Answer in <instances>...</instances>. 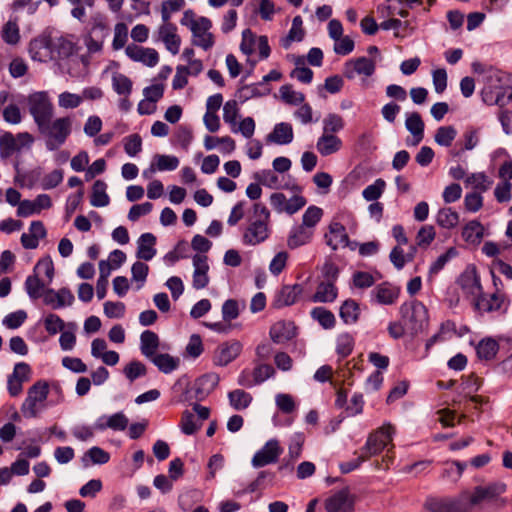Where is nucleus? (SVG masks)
<instances>
[{
  "instance_id": "obj_1",
  "label": "nucleus",
  "mask_w": 512,
  "mask_h": 512,
  "mask_svg": "<svg viewBox=\"0 0 512 512\" xmlns=\"http://www.w3.org/2000/svg\"><path fill=\"white\" fill-rule=\"evenodd\" d=\"M507 490L504 482L494 481L476 486L466 502L471 508L476 507L480 512H498L507 504L503 497Z\"/></svg>"
},
{
  "instance_id": "obj_2",
  "label": "nucleus",
  "mask_w": 512,
  "mask_h": 512,
  "mask_svg": "<svg viewBox=\"0 0 512 512\" xmlns=\"http://www.w3.org/2000/svg\"><path fill=\"white\" fill-rule=\"evenodd\" d=\"M271 232L270 211L263 203H255L248 225L242 234V243L246 246H257L265 242Z\"/></svg>"
},
{
  "instance_id": "obj_3",
  "label": "nucleus",
  "mask_w": 512,
  "mask_h": 512,
  "mask_svg": "<svg viewBox=\"0 0 512 512\" xmlns=\"http://www.w3.org/2000/svg\"><path fill=\"white\" fill-rule=\"evenodd\" d=\"M38 130L45 138V146L49 151L57 150L71 134L72 121L69 117L57 118L47 121Z\"/></svg>"
},
{
  "instance_id": "obj_4",
  "label": "nucleus",
  "mask_w": 512,
  "mask_h": 512,
  "mask_svg": "<svg viewBox=\"0 0 512 512\" xmlns=\"http://www.w3.org/2000/svg\"><path fill=\"white\" fill-rule=\"evenodd\" d=\"M49 394V385L46 381L35 382L27 391V397L21 405V412L25 418H36L45 408V401Z\"/></svg>"
},
{
  "instance_id": "obj_5",
  "label": "nucleus",
  "mask_w": 512,
  "mask_h": 512,
  "mask_svg": "<svg viewBox=\"0 0 512 512\" xmlns=\"http://www.w3.org/2000/svg\"><path fill=\"white\" fill-rule=\"evenodd\" d=\"M401 321L411 333L422 331L428 323V311L423 303L417 300L405 302L400 306Z\"/></svg>"
},
{
  "instance_id": "obj_6",
  "label": "nucleus",
  "mask_w": 512,
  "mask_h": 512,
  "mask_svg": "<svg viewBox=\"0 0 512 512\" xmlns=\"http://www.w3.org/2000/svg\"><path fill=\"white\" fill-rule=\"evenodd\" d=\"M27 103L29 112L37 127L52 119L54 108L47 92L39 91L30 94L27 98Z\"/></svg>"
},
{
  "instance_id": "obj_7",
  "label": "nucleus",
  "mask_w": 512,
  "mask_h": 512,
  "mask_svg": "<svg viewBox=\"0 0 512 512\" xmlns=\"http://www.w3.org/2000/svg\"><path fill=\"white\" fill-rule=\"evenodd\" d=\"M394 434V427L391 425H384L375 432L368 436L365 445L360 449L362 459H369L372 456L378 455L383 449L392 441Z\"/></svg>"
},
{
  "instance_id": "obj_8",
  "label": "nucleus",
  "mask_w": 512,
  "mask_h": 512,
  "mask_svg": "<svg viewBox=\"0 0 512 512\" xmlns=\"http://www.w3.org/2000/svg\"><path fill=\"white\" fill-rule=\"evenodd\" d=\"M282 453L283 448L279 445L278 440L270 439L254 454L251 465L254 468H261L269 464H274L278 461Z\"/></svg>"
},
{
  "instance_id": "obj_9",
  "label": "nucleus",
  "mask_w": 512,
  "mask_h": 512,
  "mask_svg": "<svg viewBox=\"0 0 512 512\" xmlns=\"http://www.w3.org/2000/svg\"><path fill=\"white\" fill-rule=\"evenodd\" d=\"M219 376L215 373H208L197 378L192 387L187 391L190 399L204 400L218 385Z\"/></svg>"
},
{
  "instance_id": "obj_10",
  "label": "nucleus",
  "mask_w": 512,
  "mask_h": 512,
  "mask_svg": "<svg viewBox=\"0 0 512 512\" xmlns=\"http://www.w3.org/2000/svg\"><path fill=\"white\" fill-rule=\"evenodd\" d=\"M425 507L428 512H469L464 500L454 498H429Z\"/></svg>"
},
{
  "instance_id": "obj_11",
  "label": "nucleus",
  "mask_w": 512,
  "mask_h": 512,
  "mask_svg": "<svg viewBox=\"0 0 512 512\" xmlns=\"http://www.w3.org/2000/svg\"><path fill=\"white\" fill-rule=\"evenodd\" d=\"M376 69L375 62L365 56L349 60L344 65V76L352 80L356 75H363L370 77L374 74Z\"/></svg>"
},
{
  "instance_id": "obj_12",
  "label": "nucleus",
  "mask_w": 512,
  "mask_h": 512,
  "mask_svg": "<svg viewBox=\"0 0 512 512\" xmlns=\"http://www.w3.org/2000/svg\"><path fill=\"white\" fill-rule=\"evenodd\" d=\"M354 508V499L347 488L341 489L325 501L327 512H352Z\"/></svg>"
},
{
  "instance_id": "obj_13",
  "label": "nucleus",
  "mask_w": 512,
  "mask_h": 512,
  "mask_svg": "<svg viewBox=\"0 0 512 512\" xmlns=\"http://www.w3.org/2000/svg\"><path fill=\"white\" fill-rule=\"evenodd\" d=\"M75 298L70 289L63 287L59 290L46 289L43 293L44 304L50 306L52 309H60L65 306H71Z\"/></svg>"
},
{
  "instance_id": "obj_14",
  "label": "nucleus",
  "mask_w": 512,
  "mask_h": 512,
  "mask_svg": "<svg viewBox=\"0 0 512 512\" xmlns=\"http://www.w3.org/2000/svg\"><path fill=\"white\" fill-rule=\"evenodd\" d=\"M125 53L131 60L141 62L148 67H154L159 62L158 52L153 48L130 44L126 47Z\"/></svg>"
},
{
  "instance_id": "obj_15",
  "label": "nucleus",
  "mask_w": 512,
  "mask_h": 512,
  "mask_svg": "<svg viewBox=\"0 0 512 512\" xmlns=\"http://www.w3.org/2000/svg\"><path fill=\"white\" fill-rule=\"evenodd\" d=\"M194 272L192 276V286L196 290L204 289L209 284V264L205 255L196 254L193 256Z\"/></svg>"
},
{
  "instance_id": "obj_16",
  "label": "nucleus",
  "mask_w": 512,
  "mask_h": 512,
  "mask_svg": "<svg viewBox=\"0 0 512 512\" xmlns=\"http://www.w3.org/2000/svg\"><path fill=\"white\" fill-rule=\"evenodd\" d=\"M301 284L283 285L276 293L273 299L275 308H282L296 303L299 296L303 293Z\"/></svg>"
},
{
  "instance_id": "obj_17",
  "label": "nucleus",
  "mask_w": 512,
  "mask_h": 512,
  "mask_svg": "<svg viewBox=\"0 0 512 512\" xmlns=\"http://www.w3.org/2000/svg\"><path fill=\"white\" fill-rule=\"evenodd\" d=\"M29 53L33 60L39 62H47L53 60V55L51 54V44L50 37L41 35L37 38H34L29 43Z\"/></svg>"
},
{
  "instance_id": "obj_18",
  "label": "nucleus",
  "mask_w": 512,
  "mask_h": 512,
  "mask_svg": "<svg viewBox=\"0 0 512 512\" xmlns=\"http://www.w3.org/2000/svg\"><path fill=\"white\" fill-rule=\"evenodd\" d=\"M328 229V232L325 234V241L332 250L348 246L349 237L343 224L339 222H332Z\"/></svg>"
},
{
  "instance_id": "obj_19",
  "label": "nucleus",
  "mask_w": 512,
  "mask_h": 512,
  "mask_svg": "<svg viewBox=\"0 0 512 512\" xmlns=\"http://www.w3.org/2000/svg\"><path fill=\"white\" fill-rule=\"evenodd\" d=\"M242 351V344L239 341L225 343L220 345L214 354V364L217 366H226L236 359Z\"/></svg>"
},
{
  "instance_id": "obj_20",
  "label": "nucleus",
  "mask_w": 512,
  "mask_h": 512,
  "mask_svg": "<svg viewBox=\"0 0 512 512\" xmlns=\"http://www.w3.org/2000/svg\"><path fill=\"white\" fill-rule=\"evenodd\" d=\"M400 295V288L389 283L383 282L372 290V296L379 304L392 305Z\"/></svg>"
},
{
  "instance_id": "obj_21",
  "label": "nucleus",
  "mask_w": 512,
  "mask_h": 512,
  "mask_svg": "<svg viewBox=\"0 0 512 512\" xmlns=\"http://www.w3.org/2000/svg\"><path fill=\"white\" fill-rule=\"evenodd\" d=\"M269 334L273 342L283 344L296 336V326L291 321H278L272 325Z\"/></svg>"
},
{
  "instance_id": "obj_22",
  "label": "nucleus",
  "mask_w": 512,
  "mask_h": 512,
  "mask_svg": "<svg viewBox=\"0 0 512 512\" xmlns=\"http://www.w3.org/2000/svg\"><path fill=\"white\" fill-rule=\"evenodd\" d=\"M294 139L292 125L287 122L277 123L273 130L266 136L267 143L288 145Z\"/></svg>"
},
{
  "instance_id": "obj_23",
  "label": "nucleus",
  "mask_w": 512,
  "mask_h": 512,
  "mask_svg": "<svg viewBox=\"0 0 512 512\" xmlns=\"http://www.w3.org/2000/svg\"><path fill=\"white\" fill-rule=\"evenodd\" d=\"M505 302V296L501 293H492L490 296L481 294L475 298V307L480 312H495L500 311Z\"/></svg>"
},
{
  "instance_id": "obj_24",
  "label": "nucleus",
  "mask_w": 512,
  "mask_h": 512,
  "mask_svg": "<svg viewBox=\"0 0 512 512\" xmlns=\"http://www.w3.org/2000/svg\"><path fill=\"white\" fill-rule=\"evenodd\" d=\"M129 423L128 418L123 412H118L110 416H102L97 419L95 429L103 431L112 429L115 431H123L127 428Z\"/></svg>"
},
{
  "instance_id": "obj_25",
  "label": "nucleus",
  "mask_w": 512,
  "mask_h": 512,
  "mask_svg": "<svg viewBox=\"0 0 512 512\" xmlns=\"http://www.w3.org/2000/svg\"><path fill=\"white\" fill-rule=\"evenodd\" d=\"M343 142L337 135L322 133L316 142V149L323 157L337 153L342 149Z\"/></svg>"
},
{
  "instance_id": "obj_26",
  "label": "nucleus",
  "mask_w": 512,
  "mask_h": 512,
  "mask_svg": "<svg viewBox=\"0 0 512 512\" xmlns=\"http://www.w3.org/2000/svg\"><path fill=\"white\" fill-rule=\"evenodd\" d=\"M155 244L156 237L152 233H143L137 241L136 257L144 261L152 260L157 253Z\"/></svg>"
},
{
  "instance_id": "obj_27",
  "label": "nucleus",
  "mask_w": 512,
  "mask_h": 512,
  "mask_svg": "<svg viewBox=\"0 0 512 512\" xmlns=\"http://www.w3.org/2000/svg\"><path fill=\"white\" fill-rule=\"evenodd\" d=\"M405 127L412 135V141L409 143L407 140V144H411L413 146L418 145L424 138V122L421 119V116L418 112H413L407 114L405 120Z\"/></svg>"
},
{
  "instance_id": "obj_28",
  "label": "nucleus",
  "mask_w": 512,
  "mask_h": 512,
  "mask_svg": "<svg viewBox=\"0 0 512 512\" xmlns=\"http://www.w3.org/2000/svg\"><path fill=\"white\" fill-rule=\"evenodd\" d=\"M314 235V230L302 225L294 226L290 230L287 246L290 249H296L300 246L306 245L311 242Z\"/></svg>"
},
{
  "instance_id": "obj_29",
  "label": "nucleus",
  "mask_w": 512,
  "mask_h": 512,
  "mask_svg": "<svg viewBox=\"0 0 512 512\" xmlns=\"http://www.w3.org/2000/svg\"><path fill=\"white\" fill-rule=\"evenodd\" d=\"M159 35L168 51L174 55L179 52L181 40L176 34V27L173 24L164 22L159 28Z\"/></svg>"
},
{
  "instance_id": "obj_30",
  "label": "nucleus",
  "mask_w": 512,
  "mask_h": 512,
  "mask_svg": "<svg viewBox=\"0 0 512 512\" xmlns=\"http://www.w3.org/2000/svg\"><path fill=\"white\" fill-rule=\"evenodd\" d=\"M50 44L52 51L51 54L53 55L52 61L66 59L74 52V44L64 37H50Z\"/></svg>"
},
{
  "instance_id": "obj_31",
  "label": "nucleus",
  "mask_w": 512,
  "mask_h": 512,
  "mask_svg": "<svg viewBox=\"0 0 512 512\" xmlns=\"http://www.w3.org/2000/svg\"><path fill=\"white\" fill-rule=\"evenodd\" d=\"M160 340L158 335L151 331L145 330L140 335V350L142 355L147 359L155 356L159 348Z\"/></svg>"
},
{
  "instance_id": "obj_32",
  "label": "nucleus",
  "mask_w": 512,
  "mask_h": 512,
  "mask_svg": "<svg viewBox=\"0 0 512 512\" xmlns=\"http://www.w3.org/2000/svg\"><path fill=\"white\" fill-rule=\"evenodd\" d=\"M337 295L338 290L332 282H321L311 300L315 303H331L337 298Z\"/></svg>"
},
{
  "instance_id": "obj_33",
  "label": "nucleus",
  "mask_w": 512,
  "mask_h": 512,
  "mask_svg": "<svg viewBox=\"0 0 512 512\" xmlns=\"http://www.w3.org/2000/svg\"><path fill=\"white\" fill-rule=\"evenodd\" d=\"M339 316L345 324H355L360 316L359 304L353 299L345 300L340 306Z\"/></svg>"
},
{
  "instance_id": "obj_34",
  "label": "nucleus",
  "mask_w": 512,
  "mask_h": 512,
  "mask_svg": "<svg viewBox=\"0 0 512 512\" xmlns=\"http://www.w3.org/2000/svg\"><path fill=\"white\" fill-rule=\"evenodd\" d=\"M180 22L183 26L189 27L192 33H196L199 29L210 30L212 27L211 20L206 17L195 19V14L192 10H186Z\"/></svg>"
},
{
  "instance_id": "obj_35",
  "label": "nucleus",
  "mask_w": 512,
  "mask_h": 512,
  "mask_svg": "<svg viewBox=\"0 0 512 512\" xmlns=\"http://www.w3.org/2000/svg\"><path fill=\"white\" fill-rule=\"evenodd\" d=\"M483 236L484 227L477 220H472L463 227L462 237L469 244H479Z\"/></svg>"
},
{
  "instance_id": "obj_36",
  "label": "nucleus",
  "mask_w": 512,
  "mask_h": 512,
  "mask_svg": "<svg viewBox=\"0 0 512 512\" xmlns=\"http://www.w3.org/2000/svg\"><path fill=\"white\" fill-rule=\"evenodd\" d=\"M253 178L259 184L271 189H281L288 187L287 185H282L278 175H276V173L270 169L256 171L253 174Z\"/></svg>"
},
{
  "instance_id": "obj_37",
  "label": "nucleus",
  "mask_w": 512,
  "mask_h": 512,
  "mask_svg": "<svg viewBox=\"0 0 512 512\" xmlns=\"http://www.w3.org/2000/svg\"><path fill=\"white\" fill-rule=\"evenodd\" d=\"M109 460L110 454L98 446H94L88 449L82 457V463L85 467H88L91 464L103 465L106 464Z\"/></svg>"
},
{
  "instance_id": "obj_38",
  "label": "nucleus",
  "mask_w": 512,
  "mask_h": 512,
  "mask_svg": "<svg viewBox=\"0 0 512 512\" xmlns=\"http://www.w3.org/2000/svg\"><path fill=\"white\" fill-rule=\"evenodd\" d=\"M271 89L268 84L265 83H256L251 85L242 86L237 94L239 99L244 102L252 97L265 96L270 93Z\"/></svg>"
},
{
  "instance_id": "obj_39",
  "label": "nucleus",
  "mask_w": 512,
  "mask_h": 512,
  "mask_svg": "<svg viewBox=\"0 0 512 512\" xmlns=\"http://www.w3.org/2000/svg\"><path fill=\"white\" fill-rule=\"evenodd\" d=\"M107 184L102 180H96L92 187L90 203L94 207H105L110 203V198L106 193Z\"/></svg>"
},
{
  "instance_id": "obj_40",
  "label": "nucleus",
  "mask_w": 512,
  "mask_h": 512,
  "mask_svg": "<svg viewBox=\"0 0 512 512\" xmlns=\"http://www.w3.org/2000/svg\"><path fill=\"white\" fill-rule=\"evenodd\" d=\"M460 216L451 207L441 208L436 215V223L445 229H453L459 223Z\"/></svg>"
},
{
  "instance_id": "obj_41",
  "label": "nucleus",
  "mask_w": 512,
  "mask_h": 512,
  "mask_svg": "<svg viewBox=\"0 0 512 512\" xmlns=\"http://www.w3.org/2000/svg\"><path fill=\"white\" fill-rule=\"evenodd\" d=\"M460 284L464 290L475 296V298L482 292L480 277L475 271L464 273L460 278Z\"/></svg>"
},
{
  "instance_id": "obj_42",
  "label": "nucleus",
  "mask_w": 512,
  "mask_h": 512,
  "mask_svg": "<svg viewBox=\"0 0 512 512\" xmlns=\"http://www.w3.org/2000/svg\"><path fill=\"white\" fill-rule=\"evenodd\" d=\"M161 372L169 374L179 366V359L169 354H156L149 359Z\"/></svg>"
},
{
  "instance_id": "obj_43",
  "label": "nucleus",
  "mask_w": 512,
  "mask_h": 512,
  "mask_svg": "<svg viewBox=\"0 0 512 512\" xmlns=\"http://www.w3.org/2000/svg\"><path fill=\"white\" fill-rule=\"evenodd\" d=\"M311 317L316 320L324 329H332L335 327L336 318L334 314L325 307H314Z\"/></svg>"
},
{
  "instance_id": "obj_44",
  "label": "nucleus",
  "mask_w": 512,
  "mask_h": 512,
  "mask_svg": "<svg viewBox=\"0 0 512 512\" xmlns=\"http://www.w3.org/2000/svg\"><path fill=\"white\" fill-rule=\"evenodd\" d=\"M46 283L40 279V276L34 274L26 278L25 289L31 299L43 297Z\"/></svg>"
},
{
  "instance_id": "obj_45",
  "label": "nucleus",
  "mask_w": 512,
  "mask_h": 512,
  "mask_svg": "<svg viewBox=\"0 0 512 512\" xmlns=\"http://www.w3.org/2000/svg\"><path fill=\"white\" fill-rule=\"evenodd\" d=\"M228 399L230 405L235 410H244L246 409L252 402V396L242 390V389H236L228 393Z\"/></svg>"
},
{
  "instance_id": "obj_46",
  "label": "nucleus",
  "mask_w": 512,
  "mask_h": 512,
  "mask_svg": "<svg viewBox=\"0 0 512 512\" xmlns=\"http://www.w3.org/2000/svg\"><path fill=\"white\" fill-rule=\"evenodd\" d=\"M354 344H355V340L351 334H349L347 332L339 334L336 339L337 355L341 359L348 357L354 349Z\"/></svg>"
},
{
  "instance_id": "obj_47",
  "label": "nucleus",
  "mask_w": 512,
  "mask_h": 512,
  "mask_svg": "<svg viewBox=\"0 0 512 512\" xmlns=\"http://www.w3.org/2000/svg\"><path fill=\"white\" fill-rule=\"evenodd\" d=\"M16 151H20L15 136L11 132H5L0 136V156L9 158Z\"/></svg>"
},
{
  "instance_id": "obj_48",
  "label": "nucleus",
  "mask_w": 512,
  "mask_h": 512,
  "mask_svg": "<svg viewBox=\"0 0 512 512\" xmlns=\"http://www.w3.org/2000/svg\"><path fill=\"white\" fill-rule=\"evenodd\" d=\"M323 133L335 135L343 130L345 126L344 119L341 115L336 113H329L322 121Z\"/></svg>"
},
{
  "instance_id": "obj_49",
  "label": "nucleus",
  "mask_w": 512,
  "mask_h": 512,
  "mask_svg": "<svg viewBox=\"0 0 512 512\" xmlns=\"http://www.w3.org/2000/svg\"><path fill=\"white\" fill-rule=\"evenodd\" d=\"M498 349V343L494 339L487 338L479 342L476 352L480 359L491 360L495 357Z\"/></svg>"
},
{
  "instance_id": "obj_50",
  "label": "nucleus",
  "mask_w": 512,
  "mask_h": 512,
  "mask_svg": "<svg viewBox=\"0 0 512 512\" xmlns=\"http://www.w3.org/2000/svg\"><path fill=\"white\" fill-rule=\"evenodd\" d=\"M1 37L9 45H16L20 41V31L16 20H9L4 24Z\"/></svg>"
},
{
  "instance_id": "obj_51",
  "label": "nucleus",
  "mask_w": 512,
  "mask_h": 512,
  "mask_svg": "<svg viewBox=\"0 0 512 512\" xmlns=\"http://www.w3.org/2000/svg\"><path fill=\"white\" fill-rule=\"evenodd\" d=\"M457 136V130L453 126H440L435 133V142L444 147H449Z\"/></svg>"
},
{
  "instance_id": "obj_52",
  "label": "nucleus",
  "mask_w": 512,
  "mask_h": 512,
  "mask_svg": "<svg viewBox=\"0 0 512 512\" xmlns=\"http://www.w3.org/2000/svg\"><path fill=\"white\" fill-rule=\"evenodd\" d=\"M112 87L117 94L128 97L132 91V81L124 74L114 73Z\"/></svg>"
},
{
  "instance_id": "obj_53",
  "label": "nucleus",
  "mask_w": 512,
  "mask_h": 512,
  "mask_svg": "<svg viewBox=\"0 0 512 512\" xmlns=\"http://www.w3.org/2000/svg\"><path fill=\"white\" fill-rule=\"evenodd\" d=\"M201 427V423H198L196 416L186 410L183 412L180 422L181 431L186 435H192L197 432Z\"/></svg>"
},
{
  "instance_id": "obj_54",
  "label": "nucleus",
  "mask_w": 512,
  "mask_h": 512,
  "mask_svg": "<svg viewBox=\"0 0 512 512\" xmlns=\"http://www.w3.org/2000/svg\"><path fill=\"white\" fill-rule=\"evenodd\" d=\"M154 164L157 171H173L179 166V159L173 155L156 154Z\"/></svg>"
},
{
  "instance_id": "obj_55",
  "label": "nucleus",
  "mask_w": 512,
  "mask_h": 512,
  "mask_svg": "<svg viewBox=\"0 0 512 512\" xmlns=\"http://www.w3.org/2000/svg\"><path fill=\"white\" fill-rule=\"evenodd\" d=\"M465 183L474 189L479 190L480 192H486L492 182L489 180L485 173L479 172L472 173L471 175L467 176Z\"/></svg>"
},
{
  "instance_id": "obj_56",
  "label": "nucleus",
  "mask_w": 512,
  "mask_h": 512,
  "mask_svg": "<svg viewBox=\"0 0 512 512\" xmlns=\"http://www.w3.org/2000/svg\"><path fill=\"white\" fill-rule=\"evenodd\" d=\"M386 183L383 179L378 178L373 184L368 185L363 191L362 196L366 201H376L384 192Z\"/></svg>"
},
{
  "instance_id": "obj_57",
  "label": "nucleus",
  "mask_w": 512,
  "mask_h": 512,
  "mask_svg": "<svg viewBox=\"0 0 512 512\" xmlns=\"http://www.w3.org/2000/svg\"><path fill=\"white\" fill-rule=\"evenodd\" d=\"M322 215L323 211L321 208L314 205L309 206L302 216L301 225L314 230L317 223L321 220Z\"/></svg>"
},
{
  "instance_id": "obj_58",
  "label": "nucleus",
  "mask_w": 512,
  "mask_h": 512,
  "mask_svg": "<svg viewBox=\"0 0 512 512\" xmlns=\"http://www.w3.org/2000/svg\"><path fill=\"white\" fill-rule=\"evenodd\" d=\"M239 108L236 100H229L223 106V120L230 126V129L237 124Z\"/></svg>"
},
{
  "instance_id": "obj_59",
  "label": "nucleus",
  "mask_w": 512,
  "mask_h": 512,
  "mask_svg": "<svg viewBox=\"0 0 512 512\" xmlns=\"http://www.w3.org/2000/svg\"><path fill=\"white\" fill-rule=\"evenodd\" d=\"M147 372L146 366L140 361L133 360L124 367L123 373L126 378L133 382L141 376H145Z\"/></svg>"
},
{
  "instance_id": "obj_60",
  "label": "nucleus",
  "mask_w": 512,
  "mask_h": 512,
  "mask_svg": "<svg viewBox=\"0 0 512 512\" xmlns=\"http://www.w3.org/2000/svg\"><path fill=\"white\" fill-rule=\"evenodd\" d=\"M436 232L432 225L422 226L416 235V245L421 248L428 247L435 239Z\"/></svg>"
},
{
  "instance_id": "obj_61",
  "label": "nucleus",
  "mask_w": 512,
  "mask_h": 512,
  "mask_svg": "<svg viewBox=\"0 0 512 512\" xmlns=\"http://www.w3.org/2000/svg\"><path fill=\"white\" fill-rule=\"evenodd\" d=\"M65 326V322L57 314L49 313L44 318V327L50 335H55L58 332H63Z\"/></svg>"
},
{
  "instance_id": "obj_62",
  "label": "nucleus",
  "mask_w": 512,
  "mask_h": 512,
  "mask_svg": "<svg viewBox=\"0 0 512 512\" xmlns=\"http://www.w3.org/2000/svg\"><path fill=\"white\" fill-rule=\"evenodd\" d=\"M280 95L283 101L292 105L301 104L305 100L304 94L293 90L291 85H283L280 88Z\"/></svg>"
},
{
  "instance_id": "obj_63",
  "label": "nucleus",
  "mask_w": 512,
  "mask_h": 512,
  "mask_svg": "<svg viewBox=\"0 0 512 512\" xmlns=\"http://www.w3.org/2000/svg\"><path fill=\"white\" fill-rule=\"evenodd\" d=\"M34 274L38 276L44 274L47 277V283L49 284L54 277V264L52 259L50 257L40 259L34 267Z\"/></svg>"
},
{
  "instance_id": "obj_64",
  "label": "nucleus",
  "mask_w": 512,
  "mask_h": 512,
  "mask_svg": "<svg viewBox=\"0 0 512 512\" xmlns=\"http://www.w3.org/2000/svg\"><path fill=\"white\" fill-rule=\"evenodd\" d=\"M275 374L274 368L269 364H258L252 371L255 385H259Z\"/></svg>"
}]
</instances>
